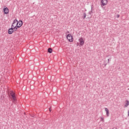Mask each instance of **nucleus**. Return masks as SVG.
<instances>
[{"label": "nucleus", "mask_w": 129, "mask_h": 129, "mask_svg": "<svg viewBox=\"0 0 129 129\" xmlns=\"http://www.w3.org/2000/svg\"><path fill=\"white\" fill-rule=\"evenodd\" d=\"M67 38L68 40L69 41V42H73V36H72L71 34H68Z\"/></svg>", "instance_id": "1"}, {"label": "nucleus", "mask_w": 129, "mask_h": 129, "mask_svg": "<svg viewBox=\"0 0 129 129\" xmlns=\"http://www.w3.org/2000/svg\"><path fill=\"white\" fill-rule=\"evenodd\" d=\"M16 25L18 28H21L23 25V21H19L17 23Z\"/></svg>", "instance_id": "2"}, {"label": "nucleus", "mask_w": 129, "mask_h": 129, "mask_svg": "<svg viewBox=\"0 0 129 129\" xmlns=\"http://www.w3.org/2000/svg\"><path fill=\"white\" fill-rule=\"evenodd\" d=\"M101 6H104L107 5V0H101Z\"/></svg>", "instance_id": "3"}, {"label": "nucleus", "mask_w": 129, "mask_h": 129, "mask_svg": "<svg viewBox=\"0 0 129 129\" xmlns=\"http://www.w3.org/2000/svg\"><path fill=\"white\" fill-rule=\"evenodd\" d=\"M3 11L5 15H8L9 13V8H4Z\"/></svg>", "instance_id": "4"}, {"label": "nucleus", "mask_w": 129, "mask_h": 129, "mask_svg": "<svg viewBox=\"0 0 129 129\" xmlns=\"http://www.w3.org/2000/svg\"><path fill=\"white\" fill-rule=\"evenodd\" d=\"M79 41L80 42V44L81 46H83L84 45V40H83V38H81L79 39Z\"/></svg>", "instance_id": "5"}, {"label": "nucleus", "mask_w": 129, "mask_h": 129, "mask_svg": "<svg viewBox=\"0 0 129 129\" xmlns=\"http://www.w3.org/2000/svg\"><path fill=\"white\" fill-rule=\"evenodd\" d=\"M11 96H12L13 100H16V96L15 95V93L13 92V91L10 93Z\"/></svg>", "instance_id": "6"}, {"label": "nucleus", "mask_w": 129, "mask_h": 129, "mask_svg": "<svg viewBox=\"0 0 129 129\" xmlns=\"http://www.w3.org/2000/svg\"><path fill=\"white\" fill-rule=\"evenodd\" d=\"M13 33H14V29H13V27L12 26V28H10L8 30V34H9V35H12Z\"/></svg>", "instance_id": "7"}, {"label": "nucleus", "mask_w": 129, "mask_h": 129, "mask_svg": "<svg viewBox=\"0 0 129 129\" xmlns=\"http://www.w3.org/2000/svg\"><path fill=\"white\" fill-rule=\"evenodd\" d=\"M125 102V104L124 106V107H127L129 106L128 100H126Z\"/></svg>", "instance_id": "8"}, {"label": "nucleus", "mask_w": 129, "mask_h": 129, "mask_svg": "<svg viewBox=\"0 0 129 129\" xmlns=\"http://www.w3.org/2000/svg\"><path fill=\"white\" fill-rule=\"evenodd\" d=\"M105 109L106 112L107 116H109V111L108 110V109H107V108H105Z\"/></svg>", "instance_id": "9"}, {"label": "nucleus", "mask_w": 129, "mask_h": 129, "mask_svg": "<svg viewBox=\"0 0 129 129\" xmlns=\"http://www.w3.org/2000/svg\"><path fill=\"white\" fill-rule=\"evenodd\" d=\"M18 26L16 25V26H13V29H14V31H17L18 30Z\"/></svg>", "instance_id": "10"}, {"label": "nucleus", "mask_w": 129, "mask_h": 129, "mask_svg": "<svg viewBox=\"0 0 129 129\" xmlns=\"http://www.w3.org/2000/svg\"><path fill=\"white\" fill-rule=\"evenodd\" d=\"M52 52H53V49H52V48H49L48 49V52L50 54H51V53H52Z\"/></svg>", "instance_id": "11"}, {"label": "nucleus", "mask_w": 129, "mask_h": 129, "mask_svg": "<svg viewBox=\"0 0 129 129\" xmlns=\"http://www.w3.org/2000/svg\"><path fill=\"white\" fill-rule=\"evenodd\" d=\"M18 20L17 19H15L13 23L12 24V27H14V25H15V24H16V23H18Z\"/></svg>", "instance_id": "12"}, {"label": "nucleus", "mask_w": 129, "mask_h": 129, "mask_svg": "<svg viewBox=\"0 0 129 129\" xmlns=\"http://www.w3.org/2000/svg\"><path fill=\"white\" fill-rule=\"evenodd\" d=\"M85 18H86V13H84L83 14V19H85Z\"/></svg>", "instance_id": "13"}, {"label": "nucleus", "mask_w": 129, "mask_h": 129, "mask_svg": "<svg viewBox=\"0 0 129 129\" xmlns=\"http://www.w3.org/2000/svg\"><path fill=\"white\" fill-rule=\"evenodd\" d=\"M93 5L92 6V7H91V11L89 12V15H91V14H92V9H93Z\"/></svg>", "instance_id": "14"}, {"label": "nucleus", "mask_w": 129, "mask_h": 129, "mask_svg": "<svg viewBox=\"0 0 129 129\" xmlns=\"http://www.w3.org/2000/svg\"><path fill=\"white\" fill-rule=\"evenodd\" d=\"M101 121H103V122H104V118L103 117H101Z\"/></svg>", "instance_id": "15"}, {"label": "nucleus", "mask_w": 129, "mask_h": 129, "mask_svg": "<svg viewBox=\"0 0 129 129\" xmlns=\"http://www.w3.org/2000/svg\"><path fill=\"white\" fill-rule=\"evenodd\" d=\"M104 65L105 66H106V65H107V63H106L105 62H104Z\"/></svg>", "instance_id": "16"}, {"label": "nucleus", "mask_w": 129, "mask_h": 129, "mask_svg": "<svg viewBox=\"0 0 129 129\" xmlns=\"http://www.w3.org/2000/svg\"><path fill=\"white\" fill-rule=\"evenodd\" d=\"M117 18H119V15H117Z\"/></svg>", "instance_id": "17"}, {"label": "nucleus", "mask_w": 129, "mask_h": 129, "mask_svg": "<svg viewBox=\"0 0 129 129\" xmlns=\"http://www.w3.org/2000/svg\"><path fill=\"white\" fill-rule=\"evenodd\" d=\"M108 63H109V58L108 59Z\"/></svg>", "instance_id": "18"}, {"label": "nucleus", "mask_w": 129, "mask_h": 129, "mask_svg": "<svg viewBox=\"0 0 129 129\" xmlns=\"http://www.w3.org/2000/svg\"><path fill=\"white\" fill-rule=\"evenodd\" d=\"M49 111L51 112V108H49Z\"/></svg>", "instance_id": "19"}, {"label": "nucleus", "mask_w": 129, "mask_h": 129, "mask_svg": "<svg viewBox=\"0 0 129 129\" xmlns=\"http://www.w3.org/2000/svg\"><path fill=\"white\" fill-rule=\"evenodd\" d=\"M47 69H44V71H46Z\"/></svg>", "instance_id": "20"}]
</instances>
